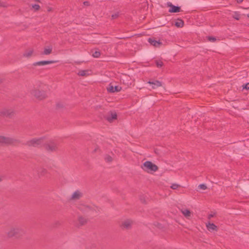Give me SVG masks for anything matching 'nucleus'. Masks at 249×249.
<instances>
[{
  "mask_svg": "<svg viewBox=\"0 0 249 249\" xmlns=\"http://www.w3.org/2000/svg\"><path fill=\"white\" fill-rule=\"evenodd\" d=\"M60 225V223L59 221H57L54 222L53 226L56 227L57 226H59Z\"/></svg>",
  "mask_w": 249,
  "mask_h": 249,
  "instance_id": "72a5a7b5",
  "label": "nucleus"
},
{
  "mask_svg": "<svg viewBox=\"0 0 249 249\" xmlns=\"http://www.w3.org/2000/svg\"><path fill=\"white\" fill-rule=\"evenodd\" d=\"M33 50H28V51H27L26 52H25L24 54H23V56L24 57H30L32 56L33 53Z\"/></svg>",
  "mask_w": 249,
  "mask_h": 249,
  "instance_id": "412c9836",
  "label": "nucleus"
},
{
  "mask_svg": "<svg viewBox=\"0 0 249 249\" xmlns=\"http://www.w3.org/2000/svg\"><path fill=\"white\" fill-rule=\"evenodd\" d=\"M32 8L35 9L36 10H39L40 6L38 4H35L32 5Z\"/></svg>",
  "mask_w": 249,
  "mask_h": 249,
  "instance_id": "7c9ffc66",
  "label": "nucleus"
},
{
  "mask_svg": "<svg viewBox=\"0 0 249 249\" xmlns=\"http://www.w3.org/2000/svg\"><path fill=\"white\" fill-rule=\"evenodd\" d=\"M31 93L36 99L40 100L45 99L47 97L46 92L43 89V87L42 88L40 87L38 89H34Z\"/></svg>",
  "mask_w": 249,
  "mask_h": 249,
  "instance_id": "39448f33",
  "label": "nucleus"
},
{
  "mask_svg": "<svg viewBox=\"0 0 249 249\" xmlns=\"http://www.w3.org/2000/svg\"><path fill=\"white\" fill-rule=\"evenodd\" d=\"M101 55V53L99 51H95L93 54H92V56L93 57H95V58H98Z\"/></svg>",
  "mask_w": 249,
  "mask_h": 249,
  "instance_id": "393cba45",
  "label": "nucleus"
},
{
  "mask_svg": "<svg viewBox=\"0 0 249 249\" xmlns=\"http://www.w3.org/2000/svg\"><path fill=\"white\" fill-rule=\"evenodd\" d=\"M2 82V79L1 78H0V83H1Z\"/></svg>",
  "mask_w": 249,
  "mask_h": 249,
  "instance_id": "79ce46f5",
  "label": "nucleus"
},
{
  "mask_svg": "<svg viewBox=\"0 0 249 249\" xmlns=\"http://www.w3.org/2000/svg\"><path fill=\"white\" fill-rule=\"evenodd\" d=\"M141 199V201L142 202V203H145V200L142 199V197L140 198Z\"/></svg>",
  "mask_w": 249,
  "mask_h": 249,
  "instance_id": "ea45409f",
  "label": "nucleus"
},
{
  "mask_svg": "<svg viewBox=\"0 0 249 249\" xmlns=\"http://www.w3.org/2000/svg\"><path fill=\"white\" fill-rule=\"evenodd\" d=\"M2 180H3L2 178V177H0V182L1 181H2Z\"/></svg>",
  "mask_w": 249,
  "mask_h": 249,
  "instance_id": "a19ab883",
  "label": "nucleus"
},
{
  "mask_svg": "<svg viewBox=\"0 0 249 249\" xmlns=\"http://www.w3.org/2000/svg\"><path fill=\"white\" fill-rule=\"evenodd\" d=\"M37 171L40 175H43L46 173V170L42 168H40Z\"/></svg>",
  "mask_w": 249,
  "mask_h": 249,
  "instance_id": "bb28decb",
  "label": "nucleus"
},
{
  "mask_svg": "<svg viewBox=\"0 0 249 249\" xmlns=\"http://www.w3.org/2000/svg\"><path fill=\"white\" fill-rule=\"evenodd\" d=\"M133 221L130 219H126L123 221L120 225L123 230H129L131 228Z\"/></svg>",
  "mask_w": 249,
  "mask_h": 249,
  "instance_id": "6e6552de",
  "label": "nucleus"
},
{
  "mask_svg": "<svg viewBox=\"0 0 249 249\" xmlns=\"http://www.w3.org/2000/svg\"><path fill=\"white\" fill-rule=\"evenodd\" d=\"M168 6L170 7L169 10V13H178L181 11L180 7L178 6H175L170 2H168Z\"/></svg>",
  "mask_w": 249,
  "mask_h": 249,
  "instance_id": "9b49d317",
  "label": "nucleus"
},
{
  "mask_svg": "<svg viewBox=\"0 0 249 249\" xmlns=\"http://www.w3.org/2000/svg\"><path fill=\"white\" fill-rule=\"evenodd\" d=\"M155 63L157 67L158 68L161 67L163 65V62L160 60H156L155 61Z\"/></svg>",
  "mask_w": 249,
  "mask_h": 249,
  "instance_id": "a878e982",
  "label": "nucleus"
},
{
  "mask_svg": "<svg viewBox=\"0 0 249 249\" xmlns=\"http://www.w3.org/2000/svg\"><path fill=\"white\" fill-rule=\"evenodd\" d=\"M88 219L83 216H79L78 218V224L80 226H83L85 225L88 222Z\"/></svg>",
  "mask_w": 249,
  "mask_h": 249,
  "instance_id": "dca6fc26",
  "label": "nucleus"
},
{
  "mask_svg": "<svg viewBox=\"0 0 249 249\" xmlns=\"http://www.w3.org/2000/svg\"><path fill=\"white\" fill-rule=\"evenodd\" d=\"M247 16H248V17H249V14H248L247 15Z\"/></svg>",
  "mask_w": 249,
  "mask_h": 249,
  "instance_id": "37998d69",
  "label": "nucleus"
},
{
  "mask_svg": "<svg viewBox=\"0 0 249 249\" xmlns=\"http://www.w3.org/2000/svg\"><path fill=\"white\" fill-rule=\"evenodd\" d=\"M79 210L88 215L94 216L98 214L99 209L94 205L81 204L78 207Z\"/></svg>",
  "mask_w": 249,
  "mask_h": 249,
  "instance_id": "f257e3e1",
  "label": "nucleus"
},
{
  "mask_svg": "<svg viewBox=\"0 0 249 249\" xmlns=\"http://www.w3.org/2000/svg\"><path fill=\"white\" fill-rule=\"evenodd\" d=\"M89 2L88 1H84V4L85 5H89Z\"/></svg>",
  "mask_w": 249,
  "mask_h": 249,
  "instance_id": "58836bf2",
  "label": "nucleus"
},
{
  "mask_svg": "<svg viewBox=\"0 0 249 249\" xmlns=\"http://www.w3.org/2000/svg\"><path fill=\"white\" fill-rule=\"evenodd\" d=\"M45 137L33 138L26 142L24 144L29 147H39L44 144Z\"/></svg>",
  "mask_w": 249,
  "mask_h": 249,
  "instance_id": "20e7f679",
  "label": "nucleus"
},
{
  "mask_svg": "<svg viewBox=\"0 0 249 249\" xmlns=\"http://www.w3.org/2000/svg\"><path fill=\"white\" fill-rule=\"evenodd\" d=\"M13 111L11 109H3L0 112V116L11 117L13 115Z\"/></svg>",
  "mask_w": 249,
  "mask_h": 249,
  "instance_id": "1a4fd4ad",
  "label": "nucleus"
},
{
  "mask_svg": "<svg viewBox=\"0 0 249 249\" xmlns=\"http://www.w3.org/2000/svg\"><path fill=\"white\" fill-rule=\"evenodd\" d=\"M57 61L54 60H44L35 62L33 64L34 66H43L45 65L50 64L56 62Z\"/></svg>",
  "mask_w": 249,
  "mask_h": 249,
  "instance_id": "f8f14e48",
  "label": "nucleus"
},
{
  "mask_svg": "<svg viewBox=\"0 0 249 249\" xmlns=\"http://www.w3.org/2000/svg\"><path fill=\"white\" fill-rule=\"evenodd\" d=\"M104 159L107 162H111L113 160L112 158L108 155H106Z\"/></svg>",
  "mask_w": 249,
  "mask_h": 249,
  "instance_id": "5701e85b",
  "label": "nucleus"
},
{
  "mask_svg": "<svg viewBox=\"0 0 249 249\" xmlns=\"http://www.w3.org/2000/svg\"><path fill=\"white\" fill-rule=\"evenodd\" d=\"M142 168L144 171L148 173L150 172H156L158 170V167L150 161L144 162Z\"/></svg>",
  "mask_w": 249,
  "mask_h": 249,
  "instance_id": "423d86ee",
  "label": "nucleus"
},
{
  "mask_svg": "<svg viewBox=\"0 0 249 249\" xmlns=\"http://www.w3.org/2000/svg\"><path fill=\"white\" fill-rule=\"evenodd\" d=\"M119 15H120L119 12H116V13L112 14L111 16L112 19H115L118 18L119 17Z\"/></svg>",
  "mask_w": 249,
  "mask_h": 249,
  "instance_id": "cd10ccee",
  "label": "nucleus"
},
{
  "mask_svg": "<svg viewBox=\"0 0 249 249\" xmlns=\"http://www.w3.org/2000/svg\"><path fill=\"white\" fill-rule=\"evenodd\" d=\"M206 227L208 230L210 231H217L218 230L217 227L213 223L209 222L206 224Z\"/></svg>",
  "mask_w": 249,
  "mask_h": 249,
  "instance_id": "2eb2a0df",
  "label": "nucleus"
},
{
  "mask_svg": "<svg viewBox=\"0 0 249 249\" xmlns=\"http://www.w3.org/2000/svg\"><path fill=\"white\" fill-rule=\"evenodd\" d=\"M148 83L152 85V88L156 89L158 87H160L162 86L161 82L159 81L156 80L154 81H148Z\"/></svg>",
  "mask_w": 249,
  "mask_h": 249,
  "instance_id": "a211bd4d",
  "label": "nucleus"
},
{
  "mask_svg": "<svg viewBox=\"0 0 249 249\" xmlns=\"http://www.w3.org/2000/svg\"><path fill=\"white\" fill-rule=\"evenodd\" d=\"M122 88L118 86H113L111 83H110L108 87L107 88V90L110 93H114L115 92H119L121 91Z\"/></svg>",
  "mask_w": 249,
  "mask_h": 249,
  "instance_id": "9d476101",
  "label": "nucleus"
},
{
  "mask_svg": "<svg viewBox=\"0 0 249 249\" xmlns=\"http://www.w3.org/2000/svg\"><path fill=\"white\" fill-rule=\"evenodd\" d=\"M215 215V213H211L208 215V219H210L211 218L213 217Z\"/></svg>",
  "mask_w": 249,
  "mask_h": 249,
  "instance_id": "c9c22d12",
  "label": "nucleus"
},
{
  "mask_svg": "<svg viewBox=\"0 0 249 249\" xmlns=\"http://www.w3.org/2000/svg\"><path fill=\"white\" fill-rule=\"evenodd\" d=\"M179 186V185L176 183H174L171 186V188L173 190H176L178 189Z\"/></svg>",
  "mask_w": 249,
  "mask_h": 249,
  "instance_id": "c85d7f7f",
  "label": "nucleus"
},
{
  "mask_svg": "<svg viewBox=\"0 0 249 249\" xmlns=\"http://www.w3.org/2000/svg\"><path fill=\"white\" fill-rule=\"evenodd\" d=\"M198 188L202 190H206L207 189V186L204 184H201L198 185Z\"/></svg>",
  "mask_w": 249,
  "mask_h": 249,
  "instance_id": "c756f323",
  "label": "nucleus"
},
{
  "mask_svg": "<svg viewBox=\"0 0 249 249\" xmlns=\"http://www.w3.org/2000/svg\"><path fill=\"white\" fill-rule=\"evenodd\" d=\"M148 42L151 45L156 47H159L162 45V42L160 40L157 41L152 38H149L148 39Z\"/></svg>",
  "mask_w": 249,
  "mask_h": 249,
  "instance_id": "ddd939ff",
  "label": "nucleus"
},
{
  "mask_svg": "<svg viewBox=\"0 0 249 249\" xmlns=\"http://www.w3.org/2000/svg\"><path fill=\"white\" fill-rule=\"evenodd\" d=\"M117 117L116 112H111L110 114L107 116L106 119L108 122H111L113 120L116 119Z\"/></svg>",
  "mask_w": 249,
  "mask_h": 249,
  "instance_id": "f3484780",
  "label": "nucleus"
},
{
  "mask_svg": "<svg viewBox=\"0 0 249 249\" xmlns=\"http://www.w3.org/2000/svg\"><path fill=\"white\" fill-rule=\"evenodd\" d=\"M182 213L186 217L190 216L191 215V212L188 209H185L184 210H182Z\"/></svg>",
  "mask_w": 249,
  "mask_h": 249,
  "instance_id": "4be33fe9",
  "label": "nucleus"
},
{
  "mask_svg": "<svg viewBox=\"0 0 249 249\" xmlns=\"http://www.w3.org/2000/svg\"><path fill=\"white\" fill-rule=\"evenodd\" d=\"M82 196V194L79 191L76 190L72 195L71 199L77 200L80 199Z\"/></svg>",
  "mask_w": 249,
  "mask_h": 249,
  "instance_id": "4468645a",
  "label": "nucleus"
},
{
  "mask_svg": "<svg viewBox=\"0 0 249 249\" xmlns=\"http://www.w3.org/2000/svg\"><path fill=\"white\" fill-rule=\"evenodd\" d=\"M21 143V141L12 137L0 136V143L1 144L16 145Z\"/></svg>",
  "mask_w": 249,
  "mask_h": 249,
  "instance_id": "7ed1b4c3",
  "label": "nucleus"
},
{
  "mask_svg": "<svg viewBox=\"0 0 249 249\" xmlns=\"http://www.w3.org/2000/svg\"><path fill=\"white\" fill-rule=\"evenodd\" d=\"M208 40L211 42H214L216 40V38L213 36H209Z\"/></svg>",
  "mask_w": 249,
  "mask_h": 249,
  "instance_id": "2f4dec72",
  "label": "nucleus"
},
{
  "mask_svg": "<svg viewBox=\"0 0 249 249\" xmlns=\"http://www.w3.org/2000/svg\"><path fill=\"white\" fill-rule=\"evenodd\" d=\"M174 24L178 28H181L184 25V21L182 19L178 18Z\"/></svg>",
  "mask_w": 249,
  "mask_h": 249,
  "instance_id": "6ab92c4d",
  "label": "nucleus"
},
{
  "mask_svg": "<svg viewBox=\"0 0 249 249\" xmlns=\"http://www.w3.org/2000/svg\"><path fill=\"white\" fill-rule=\"evenodd\" d=\"M57 143L54 141H51L47 143L44 144L45 149L48 152H53L58 149Z\"/></svg>",
  "mask_w": 249,
  "mask_h": 249,
  "instance_id": "0eeeda50",
  "label": "nucleus"
},
{
  "mask_svg": "<svg viewBox=\"0 0 249 249\" xmlns=\"http://www.w3.org/2000/svg\"><path fill=\"white\" fill-rule=\"evenodd\" d=\"M238 3H241L243 2V0H236Z\"/></svg>",
  "mask_w": 249,
  "mask_h": 249,
  "instance_id": "4c0bfd02",
  "label": "nucleus"
},
{
  "mask_svg": "<svg viewBox=\"0 0 249 249\" xmlns=\"http://www.w3.org/2000/svg\"><path fill=\"white\" fill-rule=\"evenodd\" d=\"M0 6L1 7H5V4L2 2L0 1Z\"/></svg>",
  "mask_w": 249,
  "mask_h": 249,
  "instance_id": "e433bc0d",
  "label": "nucleus"
},
{
  "mask_svg": "<svg viewBox=\"0 0 249 249\" xmlns=\"http://www.w3.org/2000/svg\"><path fill=\"white\" fill-rule=\"evenodd\" d=\"M52 52V48L49 47L48 48H45L43 52L42 53L43 55H49Z\"/></svg>",
  "mask_w": 249,
  "mask_h": 249,
  "instance_id": "aec40b11",
  "label": "nucleus"
},
{
  "mask_svg": "<svg viewBox=\"0 0 249 249\" xmlns=\"http://www.w3.org/2000/svg\"><path fill=\"white\" fill-rule=\"evenodd\" d=\"M244 89H249V83L246 84L244 87H243Z\"/></svg>",
  "mask_w": 249,
  "mask_h": 249,
  "instance_id": "473e14b6",
  "label": "nucleus"
},
{
  "mask_svg": "<svg viewBox=\"0 0 249 249\" xmlns=\"http://www.w3.org/2000/svg\"><path fill=\"white\" fill-rule=\"evenodd\" d=\"M235 14H236V16L235 17H234V18L235 19H236V20H239V15L236 13H235Z\"/></svg>",
  "mask_w": 249,
  "mask_h": 249,
  "instance_id": "f704fd0d",
  "label": "nucleus"
},
{
  "mask_svg": "<svg viewBox=\"0 0 249 249\" xmlns=\"http://www.w3.org/2000/svg\"><path fill=\"white\" fill-rule=\"evenodd\" d=\"M25 233L24 230L21 228L18 227H12L10 228L7 232V235L9 237H15L16 238L22 236Z\"/></svg>",
  "mask_w": 249,
  "mask_h": 249,
  "instance_id": "f03ea898",
  "label": "nucleus"
},
{
  "mask_svg": "<svg viewBox=\"0 0 249 249\" xmlns=\"http://www.w3.org/2000/svg\"><path fill=\"white\" fill-rule=\"evenodd\" d=\"M88 72V71L81 70L78 72V75L82 76H86V75H87Z\"/></svg>",
  "mask_w": 249,
  "mask_h": 249,
  "instance_id": "b1692460",
  "label": "nucleus"
}]
</instances>
